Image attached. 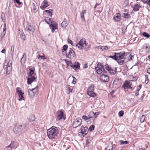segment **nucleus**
Here are the masks:
<instances>
[{"instance_id": "nucleus-1", "label": "nucleus", "mask_w": 150, "mask_h": 150, "mask_svg": "<svg viewBox=\"0 0 150 150\" xmlns=\"http://www.w3.org/2000/svg\"><path fill=\"white\" fill-rule=\"evenodd\" d=\"M58 129L57 127L53 126L47 130L48 137L50 139H55L58 135Z\"/></svg>"}, {"instance_id": "nucleus-2", "label": "nucleus", "mask_w": 150, "mask_h": 150, "mask_svg": "<svg viewBox=\"0 0 150 150\" xmlns=\"http://www.w3.org/2000/svg\"><path fill=\"white\" fill-rule=\"evenodd\" d=\"M88 43H86V41L84 38H82L80 40L79 43L76 45V47L81 50L84 49L85 51H87L88 50L89 47H86Z\"/></svg>"}, {"instance_id": "nucleus-3", "label": "nucleus", "mask_w": 150, "mask_h": 150, "mask_svg": "<svg viewBox=\"0 0 150 150\" xmlns=\"http://www.w3.org/2000/svg\"><path fill=\"white\" fill-rule=\"evenodd\" d=\"M114 54H116L117 62L120 65V63L118 61H119L120 62V61H122L123 60L125 55V52L123 51L120 53L114 52Z\"/></svg>"}, {"instance_id": "nucleus-4", "label": "nucleus", "mask_w": 150, "mask_h": 150, "mask_svg": "<svg viewBox=\"0 0 150 150\" xmlns=\"http://www.w3.org/2000/svg\"><path fill=\"white\" fill-rule=\"evenodd\" d=\"M132 56L129 53H125V55L123 60L122 61L120 62L118 61V62L120 63V65H122L124 63L126 62L129 61H130L132 60Z\"/></svg>"}, {"instance_id": "nucleus-5", "label": "nucleus", "mask_w": 150, "mask_h": 150, "mask_svg": "<svg viewBox=\"0 0 150 150\" xmlns=\"http://www.w3.org/2000/svg\"><path fill=\"white\" fill-rule=\"evenodd\" d=\"M75 53L71 48H70L68 52L66 54V57L67 58L72 59L76 57Z\"/></svg>"}, {"instance_id": "nucleus-6", "label": "nucleus", "mask_w": 150, "mask_h": 150, "mask_svg": "<svg viewBox=\"0 0 150 150\" xmlns=\"http://www.w3.org/2000/svg\"><path fill=\"white\" fill-rule=\"evenodd\" d=\"M28 123H26L25 124L23 125H19L16 126V127L14 128L13 131L15 133H17L18 132L21 131L23 128H24Z\"/></svg>"}, {"instance_id": "nucleus-7", "label": "nucleus", "mask_w": 150, "mask_h": 150, "mask_svg": "<svg viewBox=\"0 0 150 150\" xmlns=\"http://www.w3.org/2000/svg\"><path fill=\"white\" fill-rule=\"evenodd\" d=\"M95 70L98 74H100L102 73H105L106 71L105 70L103 66H97L95 68Z\"/></svg>"}, {"instance_id": "nucleus-8", "label": "nucleus", "mask_w": 150, "mask_h": 150, "mask_svg": "<svg viewBox=\"0 0 150 150\" xmlns=\"http://www.w3.org/2000/svg\"><path fill=\"white\" fill-rule=\"evenodd\" d=\"M26 29L30 34H33L35 31V28L33 25L28 24L26 27Z\"/></svg>"}, {"instance_id": "nucleus-9", "label": "nucleus", "mask_w": 150, "mask_h": 150, "mask_svg": "<svg viewBox=\"0 0 150 150\" xmlns=\"http://www.w3.org/2000/svg\"><path fill=\"white\" fill-rule=\"evenodd\" d=\"M81 124V119L79 118H77L73 122V126L74 128H76L79 126Z\"/></svg>"}, {"instance_id": "nucleus-10", "label": "nucleus", "mask_w": 150, "mask_h": 150, "mask_svg": "<svg viewBox=\"0 0 150 150\" xmlns=\"http://www.w3.org/2000/svg\"><path fill=\"white\" fill-rule=\"evenodd\" d=\"M16 90L19 97V100L21 101L22 99L24 100V97L23 96L24 93L21 91V88H17Z\"/></svg>"}, {"instance_id": "nucleus-11", "label": "nucleus", "mask_w": 150, "mask_h": 150, "mask_svg": "<svg viewBox=\"0 0 150 150\" xmlns=\"http://www.w3.org/2000/svg\"><path fill=\"white\" fill-rule=\"evenodd\" d=\"M100 79L103 82H106L109 81V78L107 75L102 74L100 77Z\"/></svg>"}, {"instance_id": "nucleus-12", "label": "nucleus", "mask_w": 150, "mask_h": 150, "mask_svg": "<svg viewBox=\"0 0 150 150\" xmlns=\"http://www.w3.org/2000/svg\"><path fill=\"white\" fill-rule=\"evenodd\" d=\"M58 115L57 116V119L59 120H61L63 119L64 120H65V119L64 117V112L60 110L58 111L57 113Z\"/></svg>"}, {"instance_id": "nucleus-13", "label": "nucleus", "mask_w": 150, "mask_h": 150, "mask_svg": "<svg viewBox=\"0 0 150 150\" xmlns=\"http://www.w3.org/2000/svg\"><path fill=\"white\" fill-rule=\"evenodd\" d=\"M81 132L79 133V134H83V136L85 135H86L88 132V129L87 127H84L83 126H81Z\"/></svg>"}, {"instance_id": "nucleus-14", "label": "nucleus", "mask_w": 150, "mask_h": 150, "mask_svg": "<svg viewBox=\"0 0 150 150\" xmlns=\"http://www.w3.org/2000/svg\"><path fill=\"white\" fill-rule=\"evenodd\" d=\"M110 66H106V69L111 74H115L116 72V68L112 69Z\"/></svg>"}, {"instance_id": "nucleus-15", "label": "nucleus", "mask_w": 150, "mask_h": 150, "mask_svg": "<svg viewBox=\"0 0 150 150\" xmlns=\"http://www.w3.org/2000/svg\"><path fill=\"white\" fill-rule=\"evenodd\" d=\"M49 6L48 1L47 0H44L41 4L40 8L42 10H44Z\"/></svg>"}, {"instance_id": "nucleus-16", "label": "nucleus", "mask_w": 150, "mask_h": 150, "mask_svg": "<svg viewBox=\"0 0 150 150\" xmlns=\"http://www.w3.org/2000/svg\"><path fill=\"white\" fill-rule=\"evenodd\" d=\"M35 79V77L33 76H28L27 78V83L28 85L31 84V83Z\"/></svg>"}, {"instance_id": "nucleus-17", "label": "nucleus", "mask_w": 150, "mask_h": 150, "mask_svg": "<svg viewBox=\"0 0 150 150\" xmlns=\"http://www.w3.org/2000/svg\"><path fill=\"white\" fill-rule=\"evenodd\" d=\"M38 88V86H37L35 88H33L32 89L29 90L28 91L29 95H30V94H31V95L34 96L37 91Z\"/></svg>"}, {"instance_id": "nucleus-18", "label": "nucleus", "mask_w": 150, "mask_h": 150, "mask_svg": "<svg viewBox=\"0 0 150 150\" xmlns=\"http://www.w3.org/2000/svg\"><path fill=\"white\" fill-rule=\"evenodd\" d=\"M12 64V60L9 59H6L4 63V66H11Z\"/></svg>"}, {"instance_id": "nucleus-19", "label": "nucleus", "mask_w": 150, "mask_h": 150, "mask_svg": "<svg viewBox=\"0 0 150 150\" xmlns=\"http://www.w3.org/2000/svg\"><path fill=\"white\" fill-rule=\"evenodd\" d=\"M3 32L1 33L0 37L2 38L6 34V24L5 23H4L3 26Z\"/></svg>"}, {"instance_id": "nucleus-20", "label": "nucleus", "mask_w": 150, "mask_h": 150, "mask_svg": "<svg viewBox=\"0 0 150 150\" xmlns=\"http://www.w3.org/2000/svg\"><path fill=\"white\" fill-rule=\"evenodd\" d=\"M65 62L67 64V66H69L70 64H71V65H70L69 66H80V64L78 62H75L74 63V64L73 65H72V62L71 61H67V60H65Z\"/></svg>"}, {"instance_id": "nucleus-21", "label": "nucleus", "mask_w": 150, "mask_h": 150, "mask_svg": "<svg viewBox=\"0 0 150 150\" xmlns=\"http://www.w3.org/2000/svg\"><path fill=\"white\" fill-rule=\"evenodd\" d=\"M114 20L117 22L119 21L120 20V14L119 13L116 14L113 18Z\"/></svg>"}, {"instance_id": "nucleus-22", "label": "nucleus", "mask_w": 150, "mask_h": 150, "mask_svg": "<svg viewBox=\"0 0 150 150\" xmlns=\"http://www.w3.org/2000/svg\"><path fill=\"white\" fill-rule=\"evenodd\" d=\"M86 10H83L80 15V17L82 21H85V19L84 15L86 13Z\"/></svg>"}, {"instance_id": "nucleus-23", "label": "nucleus", "mask_w": 150, "mask_h": 150, "mask_svg": "<svg viewBox=\"0 0 150 150\" xmlns=\"http://www.w3.org/2000/svg\"><path fill=\"white\" fill-rule=\"evenodd\" d=\"M130 85V82L126 81L124 83L123 85L122 86V87L125 89L128 88V86Z\"/></svg>"}, {"instance_id": "nucleus-24", "label": "nucleus", "mask_w": 150, "mask_h": 150, "mask_svg": "<svg viewBox=\"0 0 150 150\" xmlns=\"http://www.w3.org/2000/svg\"><path fill=\"white\" fill-rule=\"evenodd\" d=\"M19 33L21 36V39L23 40L24 41H25L26 40V36L25 34L23 32V31H20V32Z\"/></svg>"}, {"instance_id": "nucleus-25", "label": "nucleus", "mask_w": 150, "mask_h": 150, "mask_svg": "<svg viewBox=\"0 0 150 150\" xmlns=\"http://www.w3.org/2000/svg\"><path fill=\"white\" fill-rule=\"evenodd\" d=\"M141 7V6L137 4H134L133 10L134 11H139L140 8Z\"/></svg>"}, {"instance_id": "nucleus-26", "label": "nucleus", "mask_w": 150, "mask_h": 150, "mask_svg": "<svg viewBox=\"0 0 150 150\" xmlns=\"http://www.w3.org/2000/svg\"><path fill=\"white\" fill-rule=\"evenodd\" d=\"M57 24L54 21L52 20L50 23V27H54L55 28H57Z\"/></svg>"}, {"instance_id": "nucleus-27", "label": "nucleus", "mask_w": 150, "mask_h": 150, "mask_svg": "<svg viewBox=\"0 0 150 150\" xmlns=\"http://www.w3.org/2000/svg\"><path fill=\"white\" fill-rule=\"evenodd\" d=\"M94 86L93 85H91L89 86L87 89V93L91 92L92 91H94Z\"/></svg>"}, {"instance_id": "nucleus-28", "label": "nucleus", "mask_w": 150, "mask_h": 150, "mask_svg": "<svg viewBox=\"0 0 150 150\" xmlns=\"http://www.w3.org/2000/svg\"><path fill=\"white\" fill-rule=\"evenodd\" d=\"M4 69H6V73L8 74L12 69V66H3Z\"/></svg>"}, {"instance_id": "nucleus-29", "label": "nucleus", "mask_w": 150, "mask_h": 150, "mask_svg": "<svg viewBox=\"0 0 150 150\" xmlns=\"http://www.w3.org/2000/svg\"><path fill=\"white\" fill-rule=\"evenodd\" d=\"M68 23L67 20L65 19L61 24V25L63 27H66L68 25Z\"/></svg>"}, {"instance_id": "nucleus-30", "label": "nucleus", "mask_w": 150, "mask_h": 150, "mask_svg": "<svg viewBox=\"0 0 150 150\" xmlns=\"http://www.w3.org/2000/svg\"><path fill=\"white\" fill-rule=\"evenodd\" d=\"M35 71V68L34 67L33 68L30 69L29 70L28 76H32L34 73Z\"/></svg>"}, {"instance_id": "nucleus-31", "label": "nucleus", "mask_w": 150, "mask_h": 150, "mask_svg": "<svg viewBox=\"0 0 150 150\" xmlns=\"http://www.w3.org/2000/svg\"><path fill=\"white\" fill-rule=\"evenodd\" d=\"M122 16L125 18L128 19L130 17V14H129L128 12L124 13L123 14Z\"/></svg>"}, {"instance_id": "nucleus-32", "label": "nucleus", "mask_w": 150, "mask_h": 150, "mask_svg": "<svg viewBox=\"0 0 150 150\" xmlns=\"http://www.w3.org/2000/svg\"><path fill=\"white\" fill-rule=\"evenodd\" d=\"M14 143V141H12L11 142V143L8 146L6 147V148H10L11 149L9 150H11L13 148V145Z\"/></svg>"}, {"instance_id": "nucleus-33", "label": "nucleus", "mask_w": 150, "mask_h": 150, "mask_svg": "<svg viewBox=\"0 0 150 150\" xmlns=\"http://www.w3.org/2000/svg\"><path fill=\"white\" fill-rule=\"evenodd\" d=\"M88 116L91 119L96 117V116L95 114L93 112H91L88 115Z\"/></svg>"}, {"instance_id": "nucleus-34", "label": "nucleus", "mask_w": 150, "mask_h": 150, "mask_svg": "<svg viewBox=\"0 0 150 150\" xmlns=\"http://www.w3.org/2000/svg\"><path fill=\"white\" fill-rule=\"evenodd\" d=\"M87 94L91 97H94L96 96V93L92 91L91 92L87 93Z\"/></svg>"}, {"instance_id": "nucleus-35", "label": "nucleus", "mask_w": 150, "mask_h": 150, "mask_svg": "<svg viewBox=\"0 0 150 150\" xmlns=\"http://www.w3.org/2000/svg\"><path fill=\"white\" fill-rule=\"evenodd\" d=\"M45 11L46 13H48V14L51 17L52 16L53 13V11L52 9H50L49 10H45Z\"/></svg>"}, {"instance_id": "nucleus-36", "label": "nucleus", "mask_w": 150, "mask_h": 150, "mask_svg": "<svg viewBox=\"0 0 150 150\" xmlns=\"http://www.w3.org/2000/svg\"><path fill=\"white\" fill-rule=\"evenodd\" d=\"M28 120L30 122L33 121L35 120V117L34 116L31 115L29 116L28 118Z\"/></svg>"}, {"instance_id": "nucleus-37", "label": "nucleus", "mask_w": 150, "mask_h": 150, "mask_svg": "<svg viewBox=\"0 0 150 150\" xmlns=\"http://www.w3.org/2000/svg\"><path fill=\"white\" fill-rule=\"evenodd\" d=\"M120 144L122 145V144H126L129 143V142L128 141H123L121 140L120 141Z\"/></svg>"}, {"instance_id": "nucleus-38", "label": "nucleus", "mask_w": 150, "mask_h": 150, "mask_svg": "<svg viewBox=\"0 0 150 150\" xmlns=\"http://www.w3.org/2000/svg\"><path fill=\"white\" fill-rule=\"evenodd\" d=\"M130 79H132L131 81H134L137 80L138 77L137 76H135L134 77L133 76H130Z\"/></svg>"}, {"instance_id": "nucleus-39", "label": "nucleus", "mask_w": 150, "mask_h": 150, "mask_svg": "<svg viewBox=\"0 0 150 150\" xmlns=\"http://www.w3.org/2000/svg\"><path fill=\"white\" fill-rule=\"evenodd\" d=\"M71 69H73L76 72H78V70L80 69V66H71Z\"/></svg>"}, {"instance_id": "nucleus-40", "label": "nucleus", "mask_w": 150, "mask_h": 150, "mask_svg": "<svg viewBox=\"0 0 150 150\" xmlns=\"http://www.w3.org/2000/svg\"><path fill=\"white\" fill-rule=\"evenodd\" d=\"M148 147L146 145L144 146H141L139 147V150H144Z\"/></svg>"}, {"instance_id": "nucleus-41", "label": "nucleus", "mask_w": 150, "mask_h": 150, "mask_svg": "<svg viewBox=\"0 0 150 150\" xmlns=\"http://www.w3.org/2000/svg\"><path fill=\"white\" fill-rule=\"evenodd\" d=\"M145 119V115H143L140 118V120L141 123L143 122Z\"/></svg>"}, {"instance_id": "nucleus-42", "label": "nucleus", "mask_w": 150, "mask_h": 150, "mask_svg": "<svg viewBox=\"0 0 150 150\" xmlns=\"http://www.w3.org/2000/svg\"><path fill=\"white\" fill-rule=\"evenodd\" d=\"M113 146L111 145L108 146L105 149V150H112Z\"/></svg>"}, {"instance_id": "nucleus-43", "label": "nucleus", "mask_w": 150, "mask_h": 150, "mask_svg": "<svg viewBox=\"0 0 150 150\" xmlns=\"http://www.w3.org/2000/svg\"><path fill=\"white\" fill-rule=\"evenodd\" d=\"M68 46L67 45H64L63 46V49L62 50V52H64V51H66L67 50V49L68 48Z\"/></svg>"}, {"instance_id": "nucleus-44", "label": "nucleus", "mask_w": 150, "mask_h": 150, "mask_svg": "<svg viewBox=\"0 0 150 150\" xmlns=\"http://www.w3.org/2000/svg\"><path fill=\"white\" fill-rule=\"evenodd\" d=\"M45 22L48 24L50 25L52 21V19L51 18H49L48 19H46L45 20Z\"/></svg>"}, {"instance_id": "nucleus-45", "label": "nucleus", "mask_w": 150, "mask_h": 150, "mask_svg": "<svg viewBox=\"0 0 150 150\" xmlns=\"http://www.w3.org/2000/svg\"><path fill=\"white\" fill-rule=\"evenodd\" d=\"M143 35L145 37H146L147 38H149L150 37V35H149V34L146 32H144L143 33Z\"/></svg>"}, {"instance_id": "nucleus-46", "label": "nucleus", "mask_w": 150, "mask_h": 150, "mask_svg": "<svg viewBox=\"0 0 150 150\" xmlns=\"http://www.w3.org/2000/svg\"><path fill=\"white\" fill-rule=\"evenodd\" d=\"M24 56V55L23 56ZM25 58L23 57H22L21 60V63L22 65L23 64L25 63Z\"/></svg>"}, {"instance_id": "nucleus-47", "label": "nucleus", "mask_w": 150, "mask_h": 150, "mask_svg": "<svg viewBox=\"0 0 150 150\" xmlns=\"http://www.w3.org/2000/svg\"><path fill=\"white\" fill-rule=\"evenodd\" d=\"M33 10L34 12L36 13L37 11L36 10L37 9V4H35L34 3H33Z\"/></svg>"}, {"instance_id": "nucleus-48", "label": "nucleus", "mask_w": 150, "mask_h": 150, "mask_svg": "<svg viewBox=\"0 0 150 150\" xmlns=\"http://www.w3.org/2000/svg\"><path fill=\"white\" fill-rule=\"evenodd\" d=\"M37 58L38 59H39L40 58H41V59H46L44 54L42 56H41L40 55H39L37 56Z\"/></svg>"}, {"instance_id": "nucleus-49", "label": "nucleus", "mask_w": 150, "mask_h": 150, "mask_svg": "<svg viewBox=\"0 0 150 150\" xmlns=\"http://www.w3.org/2000/svg\"><path fill=\"white\" fill-rule=\"evenodd\" d=\"M94 128H95L94 125H92L89 128V129H88V130H89L90 131H92L93 130H94Z\"/></svg>"}, {"instance_id": "nucleus-50", "label": "nucleus", "mask_w": 150, "mask_h": 150, "mask_svg": "<svg viewBox=\"0 0 150 150\" xmlns=\"http://www.w3.org/2000/svg\"><path fill=\"white\" fill-rule=\"evenodd\" d=\"M14 3H17L19 5H20L22 4V3L21 2L20 0H13Z\"/></svg>"}, {"instance_id": "nucleus-51", "label": "nucleus", "mask_w": 150, "mask_h": 150, "mask_svg": "<svg viewBox=\"0 0 150 150\" xmlns=\"http://www.w3.org/2000/svg\"><path fill=\"white\" fill-rule=\"evenodd\" d=\"M145 83L146 84H147L148 82L149 81V79L148 78V76L147 75H145Z\"/></svg>"}, {"instance_id": "nucleus-52", "label": "nucleus", "mask_w": 150, "mask_h": 150, "mask_svg": "<svg viewBox=\"0 0 150 150\" xmlns=\"http://www.w3.org/2000/svg\"><path fill=\"white\" fill-rule=\"evenodd\" d=\"M124 113L123 111L121 110L119 112L118 114L120 117H122L123 116Z\"/></svg>"}, {"instance_id": "nucleus-53", "label": "nucleus", "mask_w": 150, "mask_h": 150, "mask_svg": "<svg viewBox=\"0 0 150 150\" xmlns=\"http://www.w3.org/2000/svg\"><path fill=\"white\" fill-rule=\"evenodd\" d=\"M100 48L102 50H107L108 49V47L107 46H103L101 47Z\"/></svg>"}, {"instance_id": "nucleus-54", "label": "nucleus", "mask_w": 150, "mask_h": 150, "mask_svg": "<svg viewBox=\"0 0 150 150\" xmlns=\"http://www.w3.org/2000/svg\"><path fill=\"white\" fill-rule=\"evenodd\" d=\"M67 88L69 90V93L72 92V88L71 86H69L67 87Z\"/></svg>"}, {"instance_id": "nucleus-55", "label": "nucleus", "mask_w": 150, "mask_h": 150, "mask_svg": "<svg viewBox=\"0 0 150 150\" xmlns=\"http://www.w3.org/2000/svg\"><path fill=\"white\" fill-rule=\"evenodd\" d=\"M88 116L86 115H83L82 116V118L83 120L86 121L87 120H88L87 119L88 118Z\"/></svg>"}, {"instance_id": "nucleus-56", "label": "nucleus", "mask_w": 150, "mask_h": 150, "mask_svg": "<svg viewBox=\"0 0 150 150\" xmlns=\"http://www.w3.org/2000/svg\"><path fill=\"white\" fill-rule=\"evenodd\" d=\"M109 57L112 58L113 59H114L115 60H116V54H114L113 55V56H109Z\"/></svg>"}, {"instance_id": "nucleus-57", "label": "nucleus", "mask_w": 150, "mask_h": 150, "mask_svg": "<svg viewBox=\"0 0 150 150\" xmlns=\"http://www.w3.org/2000/svg\"><path fill=\"white\" fill-rule=\"evenodd\" d=\"M5 14L4 13H2L1 15V18L2 19V20L3 22L4 21V20L5 18Z\"/></svg>"}, {"instance_id": "nucleus-58", "label": "nucleus", "mask_w": 150, "mask_h": 150, "mask_svg": "<svg viewBox=\"0 0 150 150\" xmlns=\"http://www.w3.org/2000/svg\"><path fill=\"white\" fill-rule=\"evenodd\" d=\"M122 69H124L126 71L128 70V68L127 66H122Z\"/></svg>"}, {"instance_id": "nucleus-59", "label": "nucleus", "mask_w": 150, "mask_h": 150, "mask_svg": "<svg viewBox=\"0 0 150 150\" xmlns=\"http://www.w3.org/2000/svg\"><path fill=\"white\" fill-rule=\"evenodd\" d=\"M68 42L69 44H71L72 45H73L72 42L71 40H70L69 38L68 39Z\"/></svg>"}, {"instance_id": "nucleus-60", "label": "nucleus", "mask_w": 150, "mask_h": 150, "mask_svg": "<svg viewBox=\"0 0 150 150\" xmlns=\"http://www.w3.org/2000/svg\"><path fill=\"white\" fill-rule=\"evenodd\" d=\"M142 87V85H139V86L137 87V90H138V91H139V90Z\"/></svg>"}, {"instance_id": "nucleus-61", "label": "nucleus", "mask_w": 150, "mask_h": 150, "mask_svg": "<svg viewBox=\"0 0 150 150\" xmlns=\"http://www.w3.org/2000/svg\"><path fill=\"white\" fill-rule=\"evenodd\" d=\"M14 46L13 45H12L11 47V52H13L14 51Z\"/></svg>"}, {"instance_id": "nucleus-62", "label": "nucleus", "mask_w": 150, "mask_h": 150, "mask_svg": "<svg viewBox=\"0 0 150 150\" xmlns=\"http://www.w3.org/2000/svg\"><path fill=\"white\" fill-rule=\"evenodd\" d=\"M88 120H87L86 121L87 122H89L90 121H91V118H90L88 116Z\"/></svg>"}, {"instance_id": "nucleus-63", "label": "nucleus", "mask_w": 150, "mask_h": 150, "mask_svg": "<svg viewBox=\"0 0 150 150\" xmlns=\"http://www.w3.org/2000/svg\"><path fill=\"white\" fill-rule=\"evenodd\" d=\"M125 3L126 4V6H127L128 4V0H126L125 2Z\"/></svg>"}, {"instance_id": "nucleus-64", "label": "nucleus", "mask_w": 150, "mask_h": 150, "mask_svg": "<svg viewBox=\"0 0 150 150\" xmlns=\"http://www.w3.org/2000/svg\"><path fill=\"white\" fill-rule=\"evenodd\" d=\"M147 73L150 74V68L148 69L147 71Z\"/></svg>"}]
</instances>
